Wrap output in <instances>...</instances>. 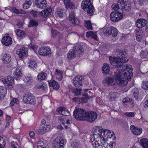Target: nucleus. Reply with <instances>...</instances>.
<instances>
[{
    "instance_id": "f257e3e1",
    "label": "nucleus",
    "mask_w": 148,
    "mask_h": 148,
    "mask_svg": "<svg viewBox=\"0 0 148 148\" xmlns=\"http://www.w3.org/2000/svg\"><path fill=\"white\" fill-rule=\"evenodd\" d=\"M109 60L111 64L120 70L115 72L114 74L115 80L119 85L122 86H126L127 83V79L130 80L132 76L133 73L132 72L131 65L125 64L123 66V63L120 62V58L110 57Z\"/></svg>"
},
{
    "instance_id": "f03ea898",
    "label": "nucleus",
    "mask_w": 148,
    "mask_h": 148,
    "mask_svg": "<svg viewBox=\"0 0 148 148\" xmlns=\"http://www.w3.org/2000/svg\"><path fill=\"white\" fill-rule=\"evenodd\" d=\"M84 51L83 47L80 45H76L68 53V58L70 59L75 58L76 56H80Z\"/></svg>"
},
{
    "instance_id": "7ed1b4c3",
    "label": "nucleus",
    "mask_w": 148,
    "mask_h": 148,
    "mask_svg": "<svg viewBox=\"0 0 148 148\" xmlns=\"http://www.w3.org/2000/svg\"><path fill=\"white\" fill-rule=\"evenodd\" d=\"M113 140L110 143L109 145L107 143V145H101V142L94 141H90L91 144L93 148H113L114 147L116 144V138L114 136V138H112Z\"/></svg>"
},
{
    "instance_id": "20e7f679",
    "label": "nucleus",
    "mask_w": 148,
    "mask_h": 148,
    "mask_svg": "<svg viewBox=\"0 0 148 148\" xmlns=\"http://www.w3.org/2000/svg\"><path fill=\"white\" fill-rule=\"evenodd\" d=\"M88 112L83 109L76 107L73 112V115L76 119L79 120L86 121L87 115L88 114Z\"/></svg>"
},
{
    "instance_id": "39448f33",
    "label": "nucleus",
    "mask_w": 148,
    "mask_h": 148,
    "mask_svg": "<svg viewBox=\"0 0 148 148\" xmlns=\"http://www.w3.org/2000/svg\"><path fill=\"white\" fill-rule=\"evenodd\" d=\"M82 9L88 14L92 15L93 14L94 8L91 4L90 0H83L81 4Z\"/></svg>"
},
{
    "instance_id": "423d86ee",
    "label": "nucleus",
    "mask_w": 148,
    "mask_h": 148,
    "mask_svg": "<svg viewBox=\"0 0 148 148\" xmlns=\"http://www.w3.org/2000/svg\"><path fill=\"white\" fill-rule=\"evenodd\" d=\"M90 141H96L101 142L102 145H107L108 143L105 141L102 133L101 134H97L95 135L91 134L90 136Z\"/></svg>"
},
{
    "instance_id": "0eeeda50",
    "label": "nucleus",
    "mask_w": 148,
    "mask_h": 148,
    "mask_svg": "<svg viewBox=\"0 0 148 148\" xmlns=\"http://www.w3.org/2000/svg\"><path fill=\"white\" fill-rule=\"evenodd\" d=\"M23 101L24 103L32 104L35 103V99L34 96L30 93H26L23 96Z\"/></svg>"
},
{
    "instance_id": "6e6552de",
    "label": "nucleus",
    "mask_w": 148,
    "mask_h": 148,
    "mask_svg": "<svg viewBox=\"0 0 148 148\" xmlns=\"http://www.w3.org/2000/svg\"><path fill=\"white\" fill-rule=\"evenodd\" d=\"M103 32L105 34L111 35L113 37H116L117 35V31L116 29L112 26L106 27L103 30Z\"/></svg>"
},
{
    "instance_id": "1a4fd4ad",
    "label": "nucleus",
    "mask_w": 148,
    "mask_h": 148,
    "mask_svg": "<svg viewBox=\"0 0 148 148\" xmlns=\"http://www.w3.org/2000/svg\"><path fill=\"white\" fill-rule=\"evenodd\" d=\"M64 141L60 137H58L53 141L52 148H63Z\"/></svg>"
},
{
    "instance_id": "9d476101",
    "label": "nucleus",
    "mask_w": 148,
    "mask_h": 148,
    "mask_svg": "<svg viewBox=\"0 0 148 148\" xmlns=\"http://www.w3.org/2000/svg\"><path fill=\"white\" fill-rule=\"evenodd\" d=\"M122 14L120 12H112L110 15V18L111 20L115 22L120 20L123 17Z\"/></svg>"
},
{
    "instance_id": "9b49d317",
    "label": "nucleus",
    "mask_w": 148,
    "mask_h": 148,
    "mask_svg": "<svg viewBox=\"0 0 148 148\" xmlns=\"http://www.w3.org/2000/svg\"><path fill=\"white\" fill-rule=\"evenodd\" d=\"M88 114L87 115L86 121L92 122L97 119L98 115L96 112H88Z\"/></svg>"
},
{
    "instance_id": "f8f14e48",
    "label": "nucleus",
    "mask_w": 148,
    "mask_h": 148,
    "mask_svg": "<svg viewBox=\"0 0 148 148\" xmlns=\"http://www.w3.org/2000/svg\"><path fill=\"white\" fill-rule=\"evenodd\" d=\"M16 53L19 58H22L26 56L28 54V50L25 47L21 48L17 50Z\"/></svg>"
},
{
    "instance_id": "ddd939ff",
    "label": "nucleus",
    "mask_w": 148,
    "mask_h": 148,
    "mask_svg": "<svg viewBox=\"0 0 148 148\" xmlns=\"http://www.w3.org/2000/svg\"><path fill=\"white\" fill-rule=\"evenodd\" d=\"M38 53L41 55L46 56L51 55V52L49 47H42L39 49Z\"/></svg>"
},
{
    "instance_id": "4468645a",
    "label": "nucleus",
    "mask_w": 148,
    "mask_h": 148,
    "mask_svg": "<svg viewBox=\"0 0 148 148\" xmlns=\"http://www.w3.org/2000/svg\"><path fill=\"white\" fill-rule=\"evenodd\" d=\"M35 4L38 8L40 9L45 8L47 5L46 0H36Z\"/></svg>"
},
{
    "instance_id": "2eb2a0df",
    "label": "nucleus",
    "mask_w": 148,
    "mask_h": 148,
    "mask_svg": "<svg viewBox=\"0 0 148 148\" xmlns=\"http://www.w3.org/2000/svg\"><path fill=\"white\" fill-rule=\"evenodd\" d=\"M69 20L75 26L78 25H79V22L78 19L75 17V15L73 12L71 13L69 16Z\"/></svg>"
},
{
    "instance_id": "dca6fc26",
    "label": "nucleus",
    "mask_w": 148,
    "mask_h": 148,
    "mask_svg": "<svg viewBox=\"0 0 148 148\" xmlns=\"http://www.w3.org/2000/svg\"><path fill=\"white\" fill-rule=\"evenodd\" d=\"M147 21L143 18H138L136 21V25L138 28H141L146 25Z\"/></svg>"
},
{
    "instance_id": "f3484780",
    "label": "nucleus",
    "mask_w": 148,
    "mask_h": 148,
    "mask_svg": "<svg viewBox=\"0 0 148 148\" xmlns=\"http://www.w3.org/2000/svg\"><path fill=\"white\" fill-rule=\"evenodd\" d=\"M113 76V78H114V80L112 78H110L107 77L103 81V83L106 84L111 85H114L115 84L116 81V82L118 84L119 86H121V87H122V86L119 85L118 83H117V81L115 80V79L114 78V75Z\"/></svg>"
},
{
    "instance_id": "a211bd4d",
    "label": "nucleus",
    "mask_w": 148,
    "mask_h": 148,
    "mask_svg": "<svg viewBox=\"0 0 148 148\" xmlns=\"http://www.w3.org/2000/svg\"><path fill=\"white\" fill-rule=\"evenodd\" d=\"M130 128L132 133L135 135H139L142 132L143 130L142 128H138L133 125H131Z\"/></svg>"
},
{
    "instance_id": "6ab92c4d",
    "label": "nucleus",
    "mask_w": 148,
    "mask_h": 148,
    "mask_svg": "<svg viewBox=\"0 0 148 148\" xmlns=\"http://www.w3.org/2000/svg\"><path fill=\"white\" fill-rule=\"evenodd\" d=\"M52 10L50 8H48L45 10H42L39 15L42 17L46 18L51 14Z\"/></svg>"
},
{
    "instance_id": "aec40b11",
    "label": "nucleus",
    "mask_w": 148,
    "mask_h": 148,
    "mask_svg": "<svg viewBox=\"0 0 148 148\" xmlns=\"http://www.w3.org/2000/svg\"><path fill=\"white\" fill-rule=\"evenodd\" d=\"M2 42L3 44L5 46H9L12 43V38L9 36H5L2 39Z\"/></svg>"
},
{
    "instance_id": "412c9836",
    "label": "nucleus",
    "mask_w": 148,
    "mask_h": 148,
    "mask_svg": "<svg viewBox=\"0 0 148 148\" xmlns=\"http://www.w3.org/2000/svg\"><path fill=\"white\" fill-rule=\"evenodd\" d=\"M13 74L15 79L16 80H20L21 78L22 74L20 68L18 67L16 68Z\"/></svg>"
},
{
    "instance_id": "4be33fe9",
    "label": "nucleus",
    "mask_w": 148,
    "mask_h": 148,
    "mask_svg": "<svg viewBox=\"0 0 148 148\" xmlns=\"http://www.w3.org/2000/svg\"><path fill=\"white\" fill-rule=\"evenodd\" d=\"M57 111L60 114L62 115L66 116L69 114V112L66 108L63 107L58 108L57 110Z\"/></svg>"
},
{
    "instance_id": "5701e85b",
    "label": "nucleus",
    "mask_w": 148,
    "mask_h": 148,
    "mask_svg": "<svg viewBox=\"0 0 148 148\" xmlns=\"http://www.w3.org/2000/svg\"><path fill=\"white\" fill-rule=\"evenodd\" d=\"M110 69L109 64L106 63H104L102 68V73L103 74H108L110 73Z\"/></svg>"
},
{
    "instance_id": "b1692460",
    "label": "nucleus",
    "mask_w": 148,
    "mask_h": 148,
    "mask_svg": "<svg viewBox=\"0 0 148 148\" xmlns=\"http://www.w3.org/2000/svg\"><path fill=\"white\" fill-rule=\"evenodd\" d=\"M103 129L101 127L97 126L95 127L93 129V132H92L91 134L95 135L101 134L102 133Z\"/></svg>"
},
{
    "instance_id": "393cba45",
    "label": "nucleus",
    "mask_w": 148,
    "mask_h": 148,
    "mask_svg": "<svg viewBox=\"0 0 148 148\" xmlns=\"http://www.w3.org/2000/svg\"><path fill=\"white\" fill-rule=\"evenodd\" d=\"M7 85L9 88H11L13 87L14 85V79L11 76H8L7 78Z\"/></svg>"
},
{
    "instance_id": "a878e982",
    "label": "nucleus",
    "mask_w": 148,
    "mask_h": 148,
    "mask_svg": "<svg viewBox=\"0 0 148 148\" xmlns=\"http://www.w3.org/2000/svg\"><path fill=\"white\" fill-rule=\"evenodd\" d=\"M56 13L57 16L61 18L64 17L66 14L65 11L62 9L59 8L57 9Z\"/></svg>"
},
{
    "instance_id": "bb28decb",
    "label": "nucleus",
    "mask_w": 148,
    "mask_h": 148,
    "mask_svg": "<svg viewBox=\"0 0 148 148\" xmlns=\"http://www.w3.org/2000/svg\"><path fill=\"white\" fill-rule=\"evenodd\" d=\"M84 77L81 75H77L73 79V83L74 86H76V83L81 82V81L83 80Z\"/></svg>"
},
{
    "instance_id": "cd10ccee",
    "label": "nucleus",
    "mask_w": 148,
    "mask_h": 148,
    "mask_svg": "<svg viewBox=\"0 0 148 148\" xmlns=\"http://www.w3.org/2000/svg\"><path fill=\"white\" fill-rule=\"evenodd\" d=\"M49 85L50 86H52L54 89H58L60 85L59 84L54 80H53L51 82H49Z\"/></svg>"
},
{
    "instance_id": "c85d7f7f",
    "label": "nucleus",
    "mask_w": 148,
    "mask_h": 148,
    "mask_svg": "<svg viewBox=\"0 0 148 148\" xmlns=\"http://www.w3.org/2000/svg\"><path fill=\"white\" fill-rule=\"evenodd\" d=\"M11 58L10 55L8 54H5L3 56L2 60L4 63H9L11 60Z\"/></svg>"
},
{
    "instance_id": "c756f323",
    "label": "nucleus",
    "mask_w": 148,
    "mask_h": 148,
    "mask_svg": "<svg viewBox=\"0 0 148 148\" xmlns=\"http://www.w3.org/2000/svg\"><path fill=\"white\" fill-rule=\"evenodd\" d=\"M140 145L143 147L148 148V139L147 138H143L140 140Z\"/></svg>"
},
{
    "instance_id": "7c9ffc66",
    "label": "nucleus",
    "mask_w": 148,
    "mask_h": 148,
    "mask_svg": "<svg viewBox=\"0 0 148 148\" xmlns=\"http://www.w3.org/2000/svg\"><path fill=\"white\" fill-rule=\"evenodd\" d=\"M63 72L61 71L56 69V70L55 74L56 76V78L58 80L61 81L62 79V75Z\"/></svg>"
},
{
    "instance_id": "2f4dec72",
    "label": "nucleus",
    "mask_w": 148,
    "mask_h": 148,
    "mask_svg": "<svg viewBox=\"0 0 148 148\" xmlns=\"http://www.w3.org/2000/svg\"><path fill=\"white\" fill-rule=\"evenodd\" d=\"M35 87L38 89H42L43 90H46L47 88V85L45 83L37 84Z\"/></svg>"
},
{
    "instance_id": "473e14b6",
    "label": "nucleus",
    "mask_w": 148,
    "mask_h": 148,
    "mask_svg": "<svg viewBox=\"0 0 148 148\" xmlns=\"http://www.w3.org/2000/svg\"><path fill=\"white\" fill-rule=\"evenodd\" d=\"M47 75L44 73H42L39 74L37 77L38 80L39 81H41L46 79Z\"/></svg>"
},
{
    "instance_id": "72a5a7b5",
    "label": "nucleus",
    "mask_w": 148,
    "mask_h": 148,
    "mask_svg": "<svg viewBox=\"0 0 148 148\" xmlns=\"http://www.w3.org/2000/svg\"><path fill=\"white\" fill-rule=\"evenodd\" d=\"M86 36L87 37H89L90 36H91L92 38L94 39L95 40H97V37L96 34L92 31H89L87 32L86 33Z\"/></svg>"
},
{
    "instance_id": "f704fd0d",
    "label": "nucleus",
    "mask_w": 148,
    "mask_h": 148,
    "mask_svg": "<svg viewBox=\"0 0 148 148\" xmlns=\"http://www.w3.org/2000/svg\"><path fill=\"white\" fill-rule=\"evenodd\" d=\"M64 4L67 8H73L74 5L71 2V0H63Z\"/></svg>"
},
{
    "instance_id": "c9c22d12",
    "label": "nucleus",
    "mask_w": 148,
    "mask_h": 148,
    "mask_svg": "<svg viewBox=\"0 0 148 148\" xmlns=\"http://www.w3.org/2000/svg\"><path fill=\"white\" fill-rule=\"evenodd\" d=\"M133 93V96L136 100H137L138 98V91L137 88H134L132 90Z\"/></svg>"
},
{
    "instance_id": "e433bc0d",
    "label": "nucleus",
    "mask_w": 148,
    "mask_h": 148,
    "mask_svg": "<svg viewBox=\"0 0 148 148\" xmlns=\"http://www.w3.org/2000/svg\"><path fill=\"white\" fill-rule=\"evenodd\" d=\"M114 135V133H112L110 131L108 130H103L102 133V135L105 136H108L111 135L112 136V134Z\"/></svg>"
},
{
    "instance_id": "4c0bfd02",
    "label": "nucleus",
    "mask_w": 148,
    "mask_h": 148,
    "mask_svg": "<svg viewBox=\"0 0 148 148\" xmlns=\"http://www.w3.org/2000/svg\"><path fill=\"white\" fill-rule=\"evenodd\" d=\"M82 90V89L80 88L79 89L77 88H73L72 89V92H73L76 96H78L80 95L81 94V91Z\"/></svg>"
},
{
    "instance_id": "58836bf2",
    "label": "nucleus",
    "mask_w": 148,
    "mask_h": 148,
    "mask_svg": "<svg viewBox=\"0 0 148 148\" xmlns=\"http://www.w3.org/2000/svg\"><path fill=\"white\" fill-rule=\"evenodd\" d=\"M29 67L33 69H36L37 67V64L36 62L33 60H30L29 63Z\"/></svg>"
},
{
    "instance_id": "ea45409f",
    "label": "nucleus",
    "mask_w": 148,
    "mask_h": 148,
    "mask_svg": "<svg viewBox=\"0 0 148 148\" xmlns=\"http://www.w3.org/2000/svg\"><path fill=\"white\" fill-rule=\"evenodd\" d=\"M37 148H46V145L45 143L42 141H38Z\"/></svg>"
},
{
    "instance_id": "a19ab883",
    "label": "nucleus",
    "mask_w": 148,
    "mask_h": 148,
    "mask_svg": "<svg viewBox=\"0 0 148 148\" xmlns=\"http://www.w3.org/2000/svg\"><path fill=\"white\" fill-rule=\"evenodd\" d=\"M84 25L87 28L91 30L92 29L91 24L90 21H85Z\"/></svg>"
},
{
    "instance_id": "79ce46f5",
    "label": "nucleus",
    "mask_w": 148,
    "mask_h": 148,
    "mask_svg": "<svg viewBox=\"0 0 148 148\" xmlns=\"http://www.w3.org/2000/svg\"><path fill=\"white\" fill-rule=\"evenodd\" d=\"M32 3L28 1L26 2L23 5V8L25 9H26L29 8L31 6Z\"/></svg>"
},
{
    "instance_id": "37998d69",
    "label": "nucleus",
    "mask_w": 148,
    "mask_h": 148,
    "mask_svg": "<svg viewBox=\"0 0 148 148\" xmlns=\"http://www.w3.org/2000/svg\"><path fill=\"white\" fill-rule=\"evenodd\" d=\"M5 144V139L0 136V148H4Z\"/></svg>"
},
{
    "instance_id": "c03bdc74",
    "label": "nucleus",
    "mask_w": 148,
    "mask_h": 148,
    "mask_svg": "<svg viewBox=\"0 0 148 148\" xmlns=\"http://www.w3.org/2000/svg\"><path fill=\"white\" fill-rule=\"evenodd\" d=\"M110 97L112 99L116 98L118 96L117 92H111L110 93Z\"/></svg>"
},
{
    "instance_id": "a18cd8bd",
    "label": "nucleus",
    "mask_w": 148,
    "mask_h": 148,
    "mask_svg": "<svg viewBox=\"0 0 148 148\" xmlns=\"http://www.w3.org/2000/svg\"><path fill=\"white\" fill-rule=\"evenodd\" d=\"M16 33L17 35L20 37H22L25 34L24 31L21 30L19 29H17L16 30Z\"/></svg>"
},
{
    "instance_id": "49530a36",
    "label": "nucleus",
    "mask_w": 148,
    "mask_h": 148,
    "mask_svg": "<svg viewBox=\"0 0 148 148\" xmlns=\"http://www.w3.org/2000/svg\"><path fill=\"white\" fill-rule=\"evenodd\" d=\"M121 9L123 11H129L131 9V6L130 4H126L124 6H122Z\"/></svg>"
},
{
    "instance_id": "de8ad7c7",
    "label": "nucleus",
    "mask_w": 148,
    "mask_h": 148,
    "mask_svg": "<svg viewBox=\"0 0 148 148\" xmlns=\"http://www.w3.org/2000/svg\"><path fill=\"white\" fill-rule=\"evenodd\" d=\"M38 25V23L37 21L32 20L30 21L29 26L30 27H32L33 26H37Z\"/></svg>"
},
{
    "instance_id": "09e8293b",
    "label": "nucleus",
    "mask_w": 148,
    "mask_h": 148,
    "mask_svg": "<svg viewBox=\"0 0 148 148\" xmlns=\"http://www.w3.org/2000/svg\"><path fill=\"white\" fill-rule=\"evenodd\" d=\"M142 88L144 90H148V82L145 81L143 82Z\"/></svg>"
},
{
    "instance_id": "8fccbe9b",
    "label": "nucleus",
    "mask_w": 148,
    "mask_h": 148,
    "mask_svg": "<svg viewBox=\"0 0 148 148\" xmlns=\"http://www.w3.org/2000/svg\"><path fill=\"white\" fill-rule=\"evenodd\" d=\"M59 32L56 30L52 29L51 31V36L55 38L57 36L59 35Z\"/></svg>"
},
{
    "instance_id": "3c124183",
    "label": "nucleus",
    "mask_w": 148,
    "mask_h": 148,
    "mask_svg": "<svg viewBox=\"0 0 148 148\" xmlns=\"http://www.w3.org/2000/svg\"><path fill=\"white\" fill-rule=\"evenodd\" d=\"M42 128H43V130H44L45 133H46L50 130L51 128V127L49 125L46 124L44 125L43 127Z\"/></svg>"
},
{
    "instance_id": "603ef678",
    "label": "nucleus",
    "mask_w": 148,
    "mask_h": 148,
    "mask_svg": "<svg viewBox=\"0 0 148 148\" xmlns=\"http://www.w3.org/2000/svg\"><path fill=\"white\" fill-rule=\"evenodd\" d=\"M123 102L125 103L128 102H131L132 101V99L129 98L128 97H126L123 100Z\"/></svg>"
},
{
    "instance_id": "864d4df0",
    "label": "nucleus",
    "mask_w": 148,
    "mask_h": 148,
    "mask_svg": "<svg viewBox=\"0 0 148 148\" xmlns=\"http://www.w3.org/2000/svg\"><path fill=\"white\" fill-rule=\"evenodd\" d=\"M141 33V30L140 31H138L136 32V34L137 36L136 37V39L137 41H140L142 38L141 35L140 34V33Z\"/></svg>"
},
{
    "instance_id": "5fc2aeb1",
    "label": "nucleus",
    "mask_w": 148,
    "mask_h": 148,
    "mask_svg": "<svg viewBox=\"0 0 148 148\" xmlns=\"http://www.w3.org/2000/svg\"><path fill=\"white\" fill-rule=\"evenodd\" d=\"M30 13L31 15L34 18H36L38 16V13L37 11L32 10L31 12Z\"/></svg>"
},
{
    "instance_id": "6e6d98bb",
    "label": "nucleus",
    "mask_w": 148,
    "mask_h": 148,
    "mask_svg": "<svg viewBox=\"0 0 148 148\" xmlns=\"http://www.w3.org/2000/svg\"><path fill=\"white\" fill-rule=\"evenodd\" d=\"M37 132L38 134L40 135H42L45 133V132L44 130H43V128L42 127V128H38L37 130Z\"/></svg>"
},
{
    "instance_id": "4d7b16f0",
    "label": "nucleus",
    "mask_w": 148,
    "mask_h": 148,
    "mask_svg": "<svg viewBox=\"0 0 148 148\" xmlns=\"http://www.w3.org/2000/svg\"><path fill=\"white\" fill-rule=\"evenodd\" d=\"M25 80L27 83L30 84L32 81L33 79L32 77H27L25 78Z\"/></svg>"
},
{
    "instance_id": "13d9d810",
    "label": "nucleus",
    "mask_w": 148,
    "mask_h": 148,
    "mask_svg": "<svg viewBox=\"0 0 148 148\" xmlns=\"http://www.w3.org/2000/svg\"><path fill=\"white\" fill-rule=\"evenodd\" d=\"M119 6H120L118 4H113L112 6V8L113 10L116 11L119 8Z\"/></svg>"
},
{
    "instance_id": "bf43d9fd",
    "label": "nucleus",
    "mask_w": 148,
    "mask_h": 148,
    "mask_svg": "<svg viewBox=\"0 0 148 148\" xmlns=\"http://www.w3.org/2000/svg\"><path fill=\"white\" fill-rule=\"evenodd\" d=\"M118 4L120 6L122 7L125 4V2L124 0H118Z\"/></svg>"
},
{
    "instance_id": "052dcab7",
    "label": "nucleus",
    "mask_w": 148,
    "mask_h": 148,
    "mask_svg": "<svg viewBox=\"0 0 148 148\" xmlns=\"http://www.w3.org/2000/svg\"><path fill=\"white\" fill-rule=\"evenodd\" d=\"M128 60L127 58L126 57H122L121 58H120V62L122 63H123L122 62H126Z\"/></svg>"
},
{
    "instance_id": "680f3d73",
    "label": "nucleus",
    "mask_w": 148,
    "mask_h": 148,
    "mask_svg": "<svg viewBox=\"0 0 148 148\" xmlns=\"http://www.w3.org/2000/svg\"><path fill=\"white\" fill-rule=\"evenodd\" d=\"M125 115L129 117H133L135 116V114L133 112H126L125 113Z\"/></svg>"
},
{
    "instance_id": "e2e57ef3",
    "label": "nucleus",
    "mask_w": 148,
    "mask_h": 148,
    "mask_svg": "<svg viewBox=\"0 0 148 148\" xmlns=\"http://www.w3.org/2000/svg\"><path fill=\"white\" fill-rule=\"evenodd\" d=\"M143 105L145 108H148V99H147L144 102Z\"/></svg>"
},
{
    "instance_id": "0e129e2a",
    "label": "nucleus",
    "mask_w": 148,
    "mask_h": 148,
    "mask_svg": "<svg viewBox=\"0 0 148 148\" xmlns=\"http://www.w3.org/2000/svg\"><path fill=\"white\" fill-rule=\"evenodd\" d=\"M140 56L142 58H145L146 56V53L144 51H142L140 54Z\"/></svg>"
},
{
    "instance_id": "69168bd1",
    "label": "nucleus",
    "mask_w": 148,
    "mask_h": 148,
    "mask_svg": "<svg viewBox=\"0 0 148 148\" xmlns=\"http://www.w3.org/2000/svg\"><path fill=\"white\" fill-rule=\"evenodd\" d=\"M145 0H137L138 2L140 5H142L144 4Z\"/></svg>"
},
{
    "instance_id": "338daca9",
    "label": "nucleus",
    "mask_w": 148,
    "mask_h": 148,
    "mask_svg": "<svg viewBox=\"0 0 148 148\" xmlns=\"http://www.w3.org/2000/svg\"><path fill=\"white\" fill-rule=\"evenodd\" d=\"M29 47H30L31 49L33 50H34L37 47V46L34 45H32V44L30 43L29 45Z\"/></svg>"
},
{
    "instance_id": "774afa93",
    "label": "nucleus",
    "mask_w": 148,
    "mask_h": 148,
    "mask_svg": "<svg viewBox=\"0 0 148 148\" xmlns=\"http://www.w3.org/2000/svg\"><path fill=\"white\" fill-rule=\"evenodd\" d=\"M19 11L18 12V14H26V12L24 10H23L21 9L18 10Z\"/></svg>"
}]
</instances>
